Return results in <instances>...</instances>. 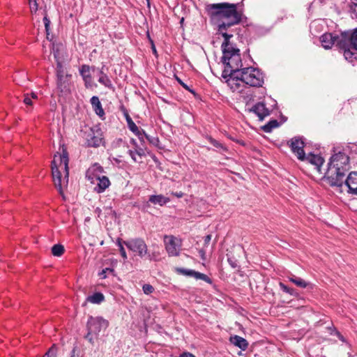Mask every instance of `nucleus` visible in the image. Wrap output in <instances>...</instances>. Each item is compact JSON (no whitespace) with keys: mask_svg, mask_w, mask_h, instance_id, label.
I'll use <instances>...</instances> for the list:
<instances>
[{"mask_svg":"<svg viewBox=\"0 0 357 357\" xmlns=\"http://www.w3.org/2000/svg\"><path fill=\"white\" fill-rule=\"evenodd\" d=\"M289 143L291 151L295 154L296 158L299 160H305L306 153L304 151L305 144L303 139L301 137H294L292 138Z\"/></svg>","mask_w":357,"mask_h":357,"instance_id":"nucleus-10","label":"nucleus"},{"mask_svg":"<svg viewBox=\"0 0 357 357\" xmlns=\"http://www.w3.org/2000/svg\"><path fill=\"white\" fill-rule=\"evenodd\" d=\"M148 6H149V0H146Z\"/></svg>","mask_w":357,"mask_h":357,"instance_id":"nucleus-56","label":"nucleus"},{"mask_svg":"<svg viewBox=\"0 0 357 357\" xmlns=\"http://www.w3.org/2000/svg\"><path fill=\"white\" fill-rule=\"evenodd\" d=\"M177 80L178 81V82H179L181 84V83H183V82H182L181 79H179L178 78H177Z\"/></svg>","mask_w":357,"mask_h":357,"instance_id":"nucleus-55","label":"nucleus"},{"mask_svg":"<svg viewBox=\"0 0 357 357\" xmlns=\"http://www.w3.org/2000/svg\"><path fill=\"white\" fill-rule=\"evenodd\" d=\"M230 342L234 345L239 347L242 350H245L248 345V343L245 339L238 335L231 337Z\"/></svg>","mask_w":357,"mask_h":357,"instance_id":"nucleus-20","label":"nucleus"},{"mask_svg":"<svg viewBox=\"0 0 357 357\" xmlns=\"http://www.w3.org/2000/svg\"><path fill=\"white\" fill-rule=\"evenodd\" d=\"M142 290L145 294L149 295L153 291L154 288L149 284H145L142 286Z\"/></svg>","mask_w":357,"mask_h":357,"instance_id":"nucleus-34","label":"nucleus"},{"mask_svg":"<svg viewBox=\"0 0 357 357\" xmlns=\"http://www.w3.org/2000/svg\"><path fill=\"white\" fill-rule=\"evenodd\" d=\"M181 85H182L185 89H188V90H189L188 86L185 84H184L183 82V83H181Z\"/></svg>","mask_w":357,"mask_h":357,"instance_id":"nucleus-51","label":"nucleus"},{"mask_svg":"<svg viewBox=\"0 0 357 357\" xmlns=\"http://www.w3.org/2000/svg\"><path fill=\"white\" fill-rule=\"evenodd\" d=\"M29 8L31 13H35L38 9L37 0H29Z\"/></svg>","mask_w":357,"mask_h":357,"instance_id":"nucleus-30","label":"nucleus"},{"mask_svg":"<svg viewBox=\"0 0 357 357\" xmlns=\"http://www.w3.org/2000/svg\"><path fill=\"white\" fill-rule=\"evenodd\" d=\"M212 22L218 26V33L224 38L227 28L240 22L242 14L237 10V4L229 3H213L206 6Z\"/></svg>","mask_w":357,"mask_h":357,"instance_id":"nucleus-1","label":"nucleus"},{"mask_svg":"<svg viewBox=\"0 0 357 357\" xmlns=\"http://www.w3.org/2000/svg\"><path fill=\"white\" fill-rule=\"evenodd\" d=\"M228 75H225L222 72V77L225 80L228 86L235 92H241L244 87V82L241 79L239 71L228 72Z\"/></svg>","mask_w":357,"mask_h":357,"instance_id":"nucleus-8","label":"nucleus"},{"mask_svg":"<svg viewBox=\"0 0 357 357\" xmlns=\"http://www.w3.org/2000/svg\"><path fill=\"white\" fill-rule=\"evenodd\" d=\"M30 97L32 100L38 99V96L36 93L32 92L31 94H29Z\"/></svg>","mask_w":357,"mask_h":357,"instance_id":"nucleus-46","label":"nucleus"},{"mask_svg":"<svg viewBox=\"0 0 357 357\" xmlns=\"http://www.w3.org/2000/svg\"><path fill=\"white\" fill-rule=\"evenodd\" d=\"M101 138L100 137H94L92 139V141L89 142V144L93 146H98L101 143Z\"/></svg>","mask_w":357,"mask_h":357,"instance_id":"nucleus-37","label":"nucleus"},{"mask_svg":"<svg viewBox=\"0 0 357 357\" xmlns=\"http://www.w3.org/2000/svg\"><path fill=\"white\" fill-rule=\"evenodd\" d=\"M108 326V321L102 317H90L87 322L88 333L85 336L90 343L94 344L95 337H96L102 330H105Z\"/></svg>","mask_w":357,"mask_h":357,"instance_id":"nucleus-6","label":"nucleus"},{"mask_svg":"<svg viewBox=\"0 0 357 357\" xmlns=\"http://www.w3.org/2000/svg\"><path fill=\"white\" fill-rule=\"evenodd\" d=\"M177 271L184 275H188V276H190V277H193L194 276L193 273L195 272L193 270L185 269V268H178Z\"/></svg>","mask_w":357,"mask_h":357,"instance_id":"nucleus-33","label":"nucleus"},{"mask_svg":"<svg viewBox=\"0 0 357 357\" xmlns=\"http://www.w3.org/2000/svg\"><path fill=\"white\" fill-rule=\"evenodd\" d=\"M102 168L100 165L95 164L86 172V176L92 183H95L98 177H102L101 174Z\"/></svg>","mask_w":357,"mask_h":357,"instance_id":"nucleus-17","label":"nucleus"},{"mask_svg":"<svg viewBox=\"0 0 357 357\" xmlns=\"http://www.w3.org/2000/svg\"><path fill=\"white\" fill-rule=\"evenodd\" d=\"M135 137H137L139 144H137L135 141V146H138L139 151L135 149V153L141 155V151H143L144 149H146V146L148 143L152 144L153 145H156L158 142V139L155 137H151L148 136L143 130H139L135 126Z\"/></svg>","mask_w":357,"mask_h":357,"instance_id":"nucleus-9","label":"nucleus"},{"mask_svg":"<svg viewBox=\"0 0 357 357\" xmlns=\"http://www.w3.org/2000/svg\"><path fill=\"white\" fill-rule=\"evenodd\" d=\"M239 73L244 84L259 87L264 83L262 73L257 68H241Z\"/></svg>","mask_w":357,"mask_h":357,"instance_id":"nucleus-7","label":"nucleus"},{"mask_svg":"<svg viewBox=\"0 0 357 357\" xmlns=\"http://www.w3.org/2000/svg\"><path fill=\"white\" fill-rule=\"evenodd\" d=\"M174 195L177 197H182L183 195V193L181 192L174 193Z\"/></svg>","mask_w":357,"mask_h":357,"instance_id":"nucleus-48","label":"nucleus"},{"mask_svg":"<svg viewBox=\"0 0 357 357\" xmlns=\"http://www.w3.org/2000/svg\"><path fill=\"white\" fill-rule=\"evenodd\" d=\"M199 256L201 257V258L203 260L206 259V254H205V251L204 250H199Z\"/></svg>","mask_w":357,"mask_h":357,"instance_id":"nucleus-44","label":"nucleus"},{"mask_svg":"<svg viewBox=\"0 0 357 357\" xmlns=\"http://www.w3.org/2000/svg\"><path fill=\"white\" fill-rule=\"evenodd\" d=\"M232 37V33H224L222 61L225 65L222 71L225 72V75H228V72L239 71L242 67L240 50L229 43V39Z\"/></svg>","mask_w":357,"mask_h":357,"instance_id":"nucleus-4","label":"nucleus"},{"mask_svg":"<svg viewBox=\"0 0 357 357\" xmlns=\"http://www.w3.org/2000/svg\"><path fill=\"white\" fill-rule=\"evenodd\" d=\"M43 22H44V24H45V29L47 31H48L49 30V26H50V20L47 18V16H45L44 18H43Z\"/></svg>","mask_w":357,"mask_h":357,"instance_id":"nucleus-40","label":"nucleus"},{"mask_svg":"<svg viewBox=\"0 0 357 357\" xmlns=\"http://www.w3.org/2000/svg\"><path fill=\"white\" fill-rule=\"evenodd\" d=\"M68 153L64 148L61 153L54 154L52 161L53 181L61 195H63V188L66 187L68 183Z\"/></svg>","mask_w":357,"mask_h":357,"instance_id":"nucleus-3","label":"nucleus"},{"mask_svg":"<svg viewBox=\"0 0 357 357\" xmlns=\"http://www.w3.org/2000/svg\"><path fill=\"white\" fill-rule=\"evenodd\" d=\"M75 353V349H73V351L71 352V356L70 357H79V356L78 355L76 356Z\"/></svg>","mask_w":357,"mask_h":357,"instance_id":"nucleus-49","label":"nucleus"},{"mask_svg":"<svg viewBox=\"0 0 357 357\" xmlns=\"http://www.w3.org/2000/svg\"><path fill=\"white\" fill-rule=\"evenodd\" d=\"M246 110L256 114L259 121H263L266 116L270 115V110L265 106L264 102H258L250 107L248 102H247Z\"/></svg>","mask_w":357,"mask_h":357,"instance_id":"nucleus-12","label":"nucleus"},{"mask_svg":"<svg viewBox=\"0 0 357 357\" xmlns=\"http://www.w3.org/2000/svg\"><path fill=\"white\" fill-rule=\"evenodd\" d=\"M135 252L141 257L145 256L147 253V247L145 243L140 239L135 241Z\"/></svg>","mask_w":357,"mask_h":357,"instance_id":"nucleus-22","label":"nucleus"},{"mask_svg":"<svg viewBox=\"0 0 357 357\" xmlns=\"http://www.w3.org/2000/svg\"><path fill=\"white\" fill-rule=\"evenodd\" d=\"M178 357H195L193 354L189 353V352H185L180 355Z\"/></svg>","mask_w":357,"mask_h":357,"instance_id":"nucleus-45","label":"nucleus"},{"mask_svg":"<svg viewBox=\"0 0 357 357\" xmlns=\"http://www.w3.org/2000/svg\"><path fill=\"white\" fill-rule=\"evenodd\" d=\"M96 182H97V186L95 187L94 190L98 193L102 192L110 185L109 180L105 176H102V177H98L97 181H96Z\"/></svg>","mask_w":357,"mask_h":357,"instance_id":"nucleus-18","label":"nucleus"},{"mask_svg":"<svg viewBox=\"0 0 357 357\" xmlns=\"http://www.w3.org/2000/svg\"><path fill=\"white\" fill-rule=\"evenodd\" d=\"M211 142L216 147H218L220 146L219 143L215 139H211Z\"/></svg>","mask_w":357,"mask_h":357,"instance_id":"nucleus-47","label":"nucleus"},{"mask_svg":"<svg viewBox=\"0 0 357 357\" xmlns=\"http://www.w3.org/2000/svg\"><path fill=\"white\" fill-rule=\"evenodd\" d=\"M57 77V88L61 93H69L70 91L71 75L59 71Z\"/></svg>","mask_w":357,"mask_h":357,"instance_id":"nucleus-13","label":"nucleus"},{"mask_svg":"<svg viewBox=\"0 0 357 357\" xmlns=\"http://www.w3.org/2000/svg\"><path fill=\"white\" fill-rule=\"evenodd\" d=\"M228 261L230 263V264L232 266V267H235V264H234V262H231L230 259H229Z\"/></svg>","mask_w":357,"mask_h":357,"instance_id":"nucleus-52","label":"nucleus"},{"mask_svg":"<svg viewBox=\"0 0 357 357\" xmlns=\"http://www.w3.org/2000/svg\"><path fill=\"white\" fill-rule=\"evenodd\" d=\"M280 286L281 289H282L284 291H285V292H287V293H289V294H293L294 289L289 288L288 287H287L286 285H284V284H282V283H280Z\"/></svg>","mask_w":357,"mask_h":357,"instance_id":"nucleus-38","label":"nucleus"},{"mask_svg":"<svg viewBox=\"0 0 357 357\" xmlns=\"http://www.w3.org/2000/svg\"><path fill=\"white\" fill-rule=\"evenodd\" d=\"M193 273H194L193 278H195L196 279L202 280H204V281H206L208 282H210V279L208 278V277L206 275L197 272V271H195Z\"/></svg>","mask_w":357,"mask_h":357,"instance_id":"nucleus-32","label":"nucleus"},{"mask_svg":"<svg viewBox=\"0 0 357 357\" xmlns=\"http://www.w3.org/2000/svg\"><path fill=\"white\" fill-rule=\"evenodd\" d=\"M289 281L295 284L296 286L302 288H305L310 285V283L305 282L301 278L296 277L295 275H291L289 278Z\"/></svg>","mask_w":357,"mask_h":357,"instance_id":"nucleus-24","label":"nucleus"},{"mask_svg":"<svg viewBox=\"0 0 357 357\" xmlns=\"http://www.w3.org/2000/svg\"><path fill=\"white\" fill-rule=\"evenodd\" d=\"M60 70H61L62 72H64L62 64L61 63V62L58 61L57 66H56V75H58L59 71H60Z\"/></svg>","mask_w":357,"mask_h":357,"instance_id":"nucleus-41","label":"nucleus"},{"mask_svg":"<svg viewBox=\"0 0 357 357\" xmlns=\"http://www.w3.org/2000/svg\"><path fill=\"white\" fill-rule=\"evenodd\" d=\"M119 247H120V252H121V256L123 258H126L127 257H126V253L124 248L122 246L121 244H119Z\"/></svg>","mask_w":357,"mask_h":357,"instance_id":"nucleus-43","label":"nucleus"},{"mask_svg":"<svg viewBox=\"0 0 357 357\" xmlns=\"http://www.w3.org/2000/svg\"><path fill=\"white\" fill-rule=\"evenodd\" d=\"M90 102L92 105L93 109L94 110L97 115L102 116L105 114L104 110L102 107V105L98 96H93L91 98Z\"/></svg>","mask_w":357,"mask_h":357,"instance_id":"nucleus-19","label":"nucleus"},{"mask_svg":"<svg viewBox=\"0 0 357 357\" xmlns=\"http://www.w3.org/2000/svg\"><path fill=\"white\" fill-rule=\"evenodd\" d=\"M100 76L98 79V82L101 84L104 85L105 87H107L109 89H112L113 86H112V82L109 79V78L107 77V75L105 73H104L102 70L100 71Z\"/></svg>","mask_w":357,"mask_h":357,"instance_id":"nucleus-23","label":"nucleus"},{"mask_svg":"<svg viewBox=\"0 0 357 357\" xmlns=\"http://www.w3.org/2000/svg\"><path fill=\"white\" fill-rule=\"evenodd\" d=\"M121 110H122L124 117L126 118V119L127 121V123H128L130 130L132 132H134V123L132 122V118L130 116L128 111L124 107H122Z\"/></svg>","mask_w":357,"mask_h":357,"instance_id":"nucleus-27","label":"nucleus"},{"mask_svg":"<svg viewBox=\"0 0 357 357\" xmlns=\"http://www.w3.org/2000/svg\"><path fill=\"white\" fill-rule=\"evenodd\" d=\"M351 12L352 17L357 18V0H351Z\"/></svg>","mask_w":357,"mask_h":357,"instance_id":"nucleus-31","label":"nucleus"},{"mask_svg":"<svg viewBox=\"0 0 357 357\" xmlns=\"http://www.w3.org/2000/svg\"><path fill=\"white\" fill-rule=\"evenodd\" d=\"M100 209H99V208H96V212H98V216H100Z\"/></svg>","mask_w":357,"mask_h":357,"instance_id":"nucleus-54","label":"nucleus"},{"mask_svg":"<svg viewBox=\"0 0 357 357\" xmlns=\"http://www.w3.org/2000/svg\"><path fill=\"white\" fill-rule=\"evenodd\" d=\"M23 102L24 104L27 106H32L33 105V100L30 97L29 93L24 94V98Z\"/></svg>","mask_w":357,"mask_h":357,"instance_id":"nucleus-36","label":"nucleus"},{"mask_svg":"<svg viewBox=\"0 0 357 357\" xmlns=\"http://www.w3.org/2000/svg\"><path fill=\"white\" fill-rule=\"evenodd\" d=\"M152 50H153V54L156 55L157 51H156L155 45L153 43H152Z\"/></svg>","mask_w":357,"mask_h":357,"instance_id":"nucleus-50","label":"nucleus"},{"mask_svg":"<svg viewBox=\"0 0 357 357\" xmlns=\"http://www.w3.org/2000/svg\"><path fill=\"white\" fill-rule=\"evenodd\" d=\"M211 234H208L207 236H205L204 238V245H208L211 240Z\"/></svg>","mask_w":357,"mask_h":357,"instance_id":"nucleus-42","label":"nucleus"},{"mask_svg":"<svg viewBox=\"0 0 357 357\" xmlns=\"http://www.w3.org/2000/svg\"><path fill=\"white\" fill-rule=\"evenodd\" d=\"M43 357H56L55 351L53 347L49 349Z\"/></svg>","mask_w":357,"mask_h":357,"instance_id":"nucleus-39","label":"nucleus"},{"mask_svg":"<svg viewBox=\"0 0 357 357\" xmlns=\"http://www.w3.org/2000/svg\"><path fill=\"white\" fill-rule=\"evenodd\" d=\"M348 188L350 194L357 195V172H351L344 181V183Z\"/></svg>","mask_w":357,"mask_h":357,"instance_id":"nucleus-16","label":"nucleus"},{"mask_svg":"<svg viewBox=\"0 0 357 357\" xmlns=\"http://www.w3.org/2000/svg\"><path fill=\"white\" fill-rule=\"evenodd\" d=\"M339 48L343 50L346 60L353 62L357 59V28L354 31H345L341 33L338 40Z\"/></svg>","mask_w":357,"mask_h":357,"instance_id":"nucleus-5","label":"nucleus"},{"mask_svg":"<svg viewBox=\"0 0 357 357\" xmlns=\"http://www.w3.org/2000/svg\"><path fill=\"white\" fill-rule=\"evenodd\" d=\"M349 169V157L344 152L335 151L329 159L324 178L330 185L342 187L346 173Z\"/></svg>","mask_w":357,"mask_h":357,"instance_id":"nucleus-2","label":"nucleus"},{"mask_svg":"<svg viewBox=\"0 0 357 357\" xmlns=\"http://www.w3.org/2000/svg\"><path fill=\"white\" fill-rule=\"evenodd\" d=\"M278 125V122L276 120L271 121L268 124L263 127V130L266 132H269L273 128H277Z\"/></svg>","mask_w":357,"mask_h":357,"instance_id":"nucleus-29","label":"nucleus"},{"mask_svg":"<svg viewBox=\"0 0 357 357\" xmlns=\"http://www.w3.org/2000/svg\"><path fill=\"white\" fill-rule=\"evenodd\" d=\"M341 38V35L340 36H333L331 33H326L323 34L320 37V42L321 45L325 49H330L334 45H336L339 47L338 40Z\"/></svg>","mask_w":357,"mask_h":357,"instance_id":"nucleus-15","label":"nucleus"},{"mask_svg":"<svg viewBox=\"0 0 357 357\" xmlns=\"http://www.w3.org/2000/svg\"><path fill=\"white\" fill-rule=\"evenodd\" d=\"M87 301L94 303V304H99L104 300V296L102 293L97 292L93 294L91 296H89L86 298Z\"/></svg>","mask_w":357,"mask_h":357,"instance_id":"nucleus-25","label":"nucleus"},{"mask_svg":"<svg viewBox=\"0 0 357 357\" xmlns=\"http://www.w3.org/2000/svg\"><path fill=\"white\" fill-rule=\"evenodd\" d=\"M79 73L82 79L91 75V67L88 65H82L79 68Z\"/></svg>","mask_w":357,"mask_h":357,"instance_id":"nucleus-28","label":"nucleus"},{"mask_svg":"<svg viewBox=\"0 0 357 357\" xmlns=\"http://www.w3.org/2000/svg\"><path fill=\"white\" fill-rule=\"evenodd\" d=\"M83 80L84 82V85L86 88L92 87L94 85L93 79H92V77L91 75L87 76V77H84L83 79Z\"/></svg>","mask_w":357,"mask_h":357,"instance_id":"nucleus-35","label":"nucleus"},{"mask_svg":"<svg viewBox=\"0 0 357 357\" xmlns=\"http://www.w3.org/2000/svg\"><path fill=\"white\" fill-rule=\"evenodd\" d=\"M149 202L155 205L163 206L169 202V199L162 195H151Z\"/></svg>","mask_w":357,"mask_h":357,"instance_id":"nucleus-21","label":"nucleus"},{"mask_svg":"<svg viewBox=\"0 0 357 357\" xmlns=\"http://www.w3.org/2000/svg\"><path fill=\"white\" fill-rule=\"evenodd\" d=\"M64 252V247L61 244H56L52 248V253L55 257H60Z\"/></svg>","mask_w":357,"mask_h":357,"instance_id":"nucleus-26","label":"nucleus"},{"mask_svg":"<svg viewBox=\"0 0 357 357\" xmlns=\"http://www.w3.org/2000/svg\"><path fill=\"white\" fill-rule=\"evenodd\" d=\"M305 162L314 166V169L320 174H324V172L321 170V166L324 162V159L319 155L308 153L305 155Z\"/></svg>","mask_w":357,"mask_h":357,"instance_id":"nucleus-14","label":"nucleus"},{"mask_svg":"<svg viewBox=\"0 0 357 357\" xmlns=\"http://www.w3.org/2000/svg\"><path fill=\"white\" fill-rule=\"evenodd\" d=\"M130 156L132 157V158L134 159V156H133V154H132V151H130Z\"/></svg>","mask_w":357,"mask_h":357,"instance_id":"nucleus-53","label":"nucleus"},{"mask_svg":"<svg viewBox=\"0 0 357 357\" xmlns=\"http://www.w3.org/2000/svg\"><path fill=\"white\" fill-rule=\"evenodd\" d=\"M165 249L169 256H178L181 250V241L172 236L165 237Z\"/></svg>","mask_w":357,"mask_h":357,"instance_id":"nucleus-11","label":"nucleus"}]
</instances>
